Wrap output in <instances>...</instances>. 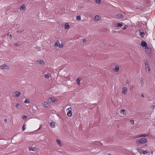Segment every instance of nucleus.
<instances>
[{
	"label": "nucleus",
	"mask_w": 155,
	"mask_h": 155,
	"mask_svg": "<svg viewBox=\"0 0 155 155\" xmlns=\"http://www.w3.org/2000/svg\"><path fill=\"white\" fill-rule=\"evenodd\" d=\"M25 8V4H23L20 6V10L21 11L24 9Z\"/></svg>",
	"instance_id": "obj_18"
},
{
	"label": "nucleus",
	"mask_w": 155,
	"mask_h": 155,
	"mask_svg": "<svg viewBox=\"0 0 155 155\" xmlns=\"http://www.w3.org/2000/svg\"><path fill=\"white\" fill-rule=\"evenodd\" d=\"M24 31V30H23L22 31H19V30H18L17 31H16V32L17 33H21L23 31Z\"/></svg>",
	"instance_id": "obj_32"
},
{
	"label": "nucleus",
	"mask_w": 155,
	"mask_h": 155,
	"mask_svg": "<svg viewBox=\"0 0 155 155\" xmlns=\"http://www.w3.org/2000/svg\"><path fill=\"white\" fill-rule=\"evenodd\" d=\"M119 69V67L117 66L116 65L115 66V68L114 69H113L114 71L115 72H118Z\"/></svg>",
	"instance_id": "obj_12"
},
{
	"label": "nucleus",
	"mask_w": 155,
	"mask_h": 155,
	"mask_svg": "<svg viewBox=\"0 0 155 155\" xmlns=\"http://www.w3.org/2000/svg\"><path fill=\"white\" fill-rule=\"evenodd\" d=\"M129 80H127V84H129Z\"/></svg>",
	"instance_id": "obj_45"
},
{
	"label": "nucleus",
	"mask_w": 155,
	"mask_h": 155,
	"mask_svg": "<svg viewBox=\"0 0 155 155\" xmlns=\"http://www.w3.org/2000/svg\"><path fill=\"white\" fill-rule=\"evenodd\" d=\"M86 39H83V40H82V41H83V43H84V42H86Z\"/></svg>",
	"instance_id": "obj_43"
},
{
	"label": "nucleus",
	"mask_w": 155,
	"mask_h": 155,
	"mask_svg": "<svg viewBox=\"0 0 155 155\" xmlns=\"http://www.w3.org/2000/svg\"><path fill=\"white\" fill-rule=\"evenodd\" d=\"M137 150L139 152L142 153L143 150L140 148H139L137 149Z\"/></svg>",
	"instance_id": "obj_26"
},
{
	"label": "nucleus",
	"mask_w": 155,
	"mask_h": 155,
	"mask_svg": "<svg viewBox=\"0 0 155 155\" xmlns=\"http://www.w3.org/2000/svg\"><path fill=\"white\" fill-rule=\"evenodd\" d=\"M59 44V42L58 41H56V42L55 44V46H58V45ZM60 46V45H59Z\"/></svg>",
	"instance_id": "obj_27"
},
{
	"label": "nucleus",
	"mask_w": 155,
	"mask_h": 155,
	"mask_svg": "<svg viewBox=\"0 0 155 155\" xmlns=\"http://www.w3.org/2000/svg\"><path fill=\"white\" fill-rule=\"evenodd\" d=\"M101 18L100 16L98 15H96L94 17V19H101Z\"/></svg>",
	"instance_id": "obj_25"
},
{
	"label": "nucleus",
	"mask_w": 155,
	"mask_h": 155,
	"mask_svg": "<svg viewBox=\"0 0 155 155\" xmlns=\"http://www.w3.org/2000/svg\"><path fill=\"white\" fill-rule=\"evenodd\" d=\"M145 70L146 71H150V66L148 61L145 63Z\"/></svg>",
	"instance_id": "obj_2"
},
{
	"label": "nucleus",
	"mask_w": 155,
	"mask_h": 155,
	"mask_svg": "<svg viewBox=\"0 0 155 155\" xmlns=\"http://www.w3.org/2000/svg\"><path fill=\"white\" fill-rule=\"evenodd\" d=\"M14 93L15 94V97H19L21 94V93L18 91H15L14 92Z\"/></svg>",
	"instance_id": "obj_10"
},
{
	"label": "nucleus",
	"mask_w": 155,
	"mask_h": 155,
	"mask_svg": "<svg viewBox=\"0 0 155 155\" xmlns=\"http://www.w3.org/2000/svg\"><path fill=\"white\" fill-rule=\"evenodd\" d=\"M81 16L80 15L77 16L76 17V19H81Z\"/></svg>",
	"instance_id": "obj_30"
},
{
	"label": "nucleus",
	"mask_w": 155,
	"mask_h": 155,
	"mask_svg": "<svg viewBox=\"0 0 155 155\" xmlns=\"http://www.w3.org/2000/svg\"><path fill=\"white\" fill-rule=\"evenodd\" d=\"M9 67L8 65H7L4 64L2 66H0V69H8Z\"/></svg>",
	"instance_id": "obj_5"
},
{
	"label": "nucleus",
	"mask_w": 155,
	"mask_h": 155,
	"mask_svg": "<svg viewBox=\"0 0 155 155\" xmlns=\"http://www.w3.org/2000/svg\"><path fill=\"white\" fill-rule=\"evenodd\" d=\"M141 44L143 47H145V48H146L147 46V43L143 41L141 42Z\"/></svg>",
	"instance_id": "obj_4"
},
{
	"label": "nucleus",
	"mask_w": 155,
	"mask_h": 155,
	"mask_svg": "<svg viewBox=\"0 0 155 155\" xmlns=\"http://www.w3.org/2000/svg\"><path fill=\"white\" fill-rule=\"evenodd\" d=\"M146 50V52L147 54H149L150 53L151 51V49L150 48H147Z\"/></svg>",
	"instance_id": "obj_16"
},
{
	"label": "nucleus",
	"mask_w": 155,
	"mask_h": 155,
	"mask_svg": "<svg viewBox=\"0 0 155 155\" xmlns=\"http://www.w3.org/2000/svg\"><path fill=\"white\" fill-rule=\"evenodd\" d=\"M96 21H98L99 20H96Z\"/></svg>",
	"instance_id": "obj_52"
},
{
	"label": "nucleus",
	"mask_w": 155,
	"mask_h": 155,
	"mask_svg": "<svg viewBox=\"0 0 155 155\" xmlns=\"http://www.w3.org/2000/svg\"><path fill=\"white\" fill-rule=\"evenodd\" d=\"M29 150H32L33 151H35L36 150V148L35 147H29Z\"/></svg>",
	"instance_id": "obj_15"
},
{
	"label": "nucleus",
	"mask_w": 155,
	"mask_h": 155,
	"mask_svg": "<svg viewBox=\"0 0 155 155\" xmlns=\"http://www.w3.org/2000/svg\"><path fill=\"white\" fill-rule=\"evenodd\" d=\"M4 121L5 122H7V119H4Z\"/></svg>",
	"instance_id": "obj_44"
},
{
	"label": "nucleus",
	"mask_w": 155,
	"mask_h": 155,
	"mask_svg": "<svg viewBox=\"0 0 155 155\" xmlns=\"http://www.w3.org/2000/svg\"><path fill=\"white\" fill-rule=\"evenodd\" d=\"M42 127V125H40L39 127L38 128V129H37V130H39Z\"/></svg>",
	"instance_id": "obj_41"
},
{
	"label": "nucleus",
	"mask_w": 155,
	"mask_h": 155,
	"mask_svg": "<svg viewBox=\"0 0 155 155\" xmlns=\"http://www.w3.org/2000/svg\"><path fill=\"white\" fill-rule=\"evenodd\" d=\"M148 153V152L146 150H143V153H142L144 154H147Z\"/></svg>",
	"instance_id": "obj_33"
},
{
	"label": "nucleus",
	"mask_w": 155,
	"mask_h": 155,
	"mask_svg": "<svg viewBox=\"0 0 155 155\" xmlns=\"http://www.w3.org/2000/svg\"><path fill=\"white\" fill-rule=\"evenodd\" d=\"M25 125H24L22 127V129L23 131L25 130Z\"/></svg>",
	"instance_id": "obj_40"
},
{
	"label": "nucleus",
	"mask_w": 155,
	"mask_h": 155,
	"mask_svg": "<svg viewBox=\"0 0 155 155\" xmlns=\"http://www.w3.org/2000/svg\"><path fill=\"white\" fill-rule=\"evenodd\" d=\"M49 122L50 123V125L51 127L54 128L55 127V125L54 123L53 122V121L51 120L49 121Z\"/></svg>",
	"instance_id": "obj_7"
},
{
	"label": "nucleus",
	"mask_w": 155,
	"mask_h": 155,
	"mask_svg": "<svg viewBox=\"0 0 155 155\" xmlns=\"http://www.w3.org/2000/svg\"><path fill=\"white\" fill-rule=\"evenodd\" d=\"M117 16L119 18H123V15L120 13L118 14L117 15Z\"/></svg>",
	"instance_id": "obj_17"
},
{
	"label": "nucleus",
	"mask_w": 155,
	"mask_h": 155,
	"mask_svg": "<svg viewBox=\"0 0 155 155\" xmlns=\"http://www.w3.org/2000/svg\"><path fill=\"white\" fill-rule=\"evenodd\" d=\"M16 107L17 108H19L20 107H21V106L19 104H17L16 105Z\"/></svg>",
	"instance_id": "obj_29"
},
{
	"label": "nucleus",
	"mask_w": 155,
	"mask_h": 155,
	"mask_svg": "<svg viewBox=\"0 0 155 155\" xmlns=\"http://www.w3.org/2000/svg\"><path fill=\"white\" fill-rule=\"evenodd\" d=\"M30 102L29 100L28 99H26L24 101V103H29Z\"/></svg>",
	"instance_id": "obj_28"
},
{
	"label": "nucleus",
	"mask_w": 155,
	"mask_h": 155,
	"mask_svg": "<svg viewBox=\"0 0 155 155\" xmlns=\"http://www.w3.org/2000/svg\"><path fill=\"white\" fill-rule=\"evenodd\" d=\"M70 28L68 23H66L64 25V28L66 29H68Z\"/></svg>",
	"instance_id": "obj_8"
},
{
	"label": "nucleus",
	"mask_w": 155,
	"mask_h": 155,
	"mask_svg": "<svg viewBox=\"0 0 155 155\" xmlns=\"http://www.w3.org/2000/svg\"><path fill=\"white\" fill-rule=\"evenodd\" d=\"M122 24L120 23H117L115 25V26L116 27H122Z\"/></svg>",
	"instance_id": "obj_13"
},
{
	"label": "nucleus",
	"mask_w": 155,
	"mask_h": 155,
	"mask_svg": "<svg viewBox=\"0 0 155 155\" xmlns=\"http://www.w3.org/2000/svg\"><path fill=\"white\" fill-rule=\"evenodd\" d=\"M71 108H68L67 110H68L69 111L67 113V115L69 117L71 116L72 115V112L71 111Z\"/></svg>",
	"instance_id": "obj_6"
},
{
	"label": "nucleus",
	"mask_w": 155,
	"mask_h": 155,
	"mask_svg": "<svg viewBox=\"0 0 155 155\" xmlns=\"http://www.w3.org/2000/svg\"><path fill=\"white\" fill-rule=\"evenodd\" d=\"M50 74L48 73L45 75L44 77L45 78L48 79L49 78Z\"/></svg>",
	"instance_id": "obj_22"
},
{
	"label": "nucleus",
	"mask_w": 155,
	"mask_h": 155,
	"mask_svg": "<svg viewBox=\"0 0 155 155\" xmlns=\"http://www.w3.org/2000/svg\"><path fill=\"white\" fill-rule=\"evenodd\" d=\"M48 101L51 103V102H54L56 101V99L54 97H51L48 99Z\"/></svg>",
	"instance_id": "obj_3"
},
{
	"label": "nucleus",
	"mask_w": 155,
	"mask_h": 155,
	"mask_svg": "<svg viewBox=\"0 0 155 155\" xmlns=\"http://www.w3.org/2000/svg\"><path fill=\"white\" fill-rule=\"evenodd\" d=\"M96 2L98 4H99L100 3L101 0H96Z\"/></svg>",
	"instance_id": "obj_39"
},
{
	"label": "nucleus",
	"mask_w": 155,
	"mask_h": 155,
	"mask_svg": "<svg viewBox=\"0 0 155 155\" xmlns=\"http://www.w3.org/2000/svg\"><path fill=\"white\" fill-rule=\"evenodd\" d=\"M27 117L26 116H24L23 117V119L24 120H25L26 119Z\"/></svg>",
	"instance_id": "obj_37"
},
{
	"label": "nucleus",
	"mask_w": 155,
	"mask_h": 155,
	"mask_svg": "<svg viewBox=\"0 0 155 155\" xmlns=\"http://www.w3.org/2000/svg\"><path fill=\"white\" fill-rule=\"evenodd\" d=\"M56 142L57 143L59 144L60 146H62L61 144V141L60 140L57 139L56 140Z\"/></svg>",
	"instance_id": "obj_19"
},
{
	"label": "nucleus",
	"mask_w": 155,
	"mask_h": 155,
	"mask_svg": "<svg viewBox=\"0 0 155 155\" xmlns=\"http://www.w3.org/2000/svg\"><path fill=\"white\" fill-rule=\"evenodd\" d=\"M85 103H84V105H85V106H86V105H85Z\"/></svg>",
	"instance_id": "obj_51"
},
{
	"label": "nucleus",
	"mask_w": 155,
	"mask_h": 155,
	"mask_svg": "<svg viewBox=\"0 0 155 155\" xmlns=\"http://www.w3.org/2000/svg\"><path fill=\"white\" fill-rule=\"evenodd\" d=\"M141 96H142V97H144V95L143 94H141Z\"/></svg>",
	"instance_id": "obj_46"
},
{
	"label": "nucleus",
	"mask_w": 155,
	"mask_h": 155,
	"mask_svg": "<svg viewBox=\"0 0 155 155\" xmlns=\"http://www.w3.org/2000/svg\"><path fill=\"white\" fill-rule=\"evenodd\" d=\"M123 91L122 93L123 94H125L127 92V88L126 87H123L122 88Z\"/></svg>",
	"instance_id": "obj_9"
},
{
	"label": "nucleus",
	"mask_w": 155,
	"mask_h": 155,
	"mask_svg": "<svg viewBox=\"0 0 155 155\" xmlns=\"http://www.w3.org/2000/svg\"><path fill=\"white\" fill-rule=\"evenodd\" d=\"M107 155H111L109 153H108Z\"/></svg>",
	"instance_id": "obj_48"
},
{
	"label": "nucleus",
	"mask_w": 155,
	"mask_h": 155,
	"mask_svg": "<svg viewBox=\"0 0 155 155\" xmlns=\"http://www.w3.org/2000/svg\"><path fill=\"white\" fill-rule=\"evenodd\" d=\"M130 122L132 124V125L134 124V120H130Z\"/></svg>",
	"instance_id": "obj_36"
},
{
	"label": "nucleus",
	"mask_w": 155,
	"mask_h": 155,
	"mask_svg": "<svg viewBox=\"0 0 155 155\" xmlns=\"http://www.w3.org/2000/svg\"><path fill=\"white\" fill-rule=\"evenodd\" d=\"M149 135L148 134H141L140 136L142 137H148Z\"/></svg>",
	"instance_id": "obj_24"
},
{
	"label": "nucleus",
	"mask_w": 155,
	"mask_h": 155,
	"mask_svg": "<svg viewBox=\"0 0 155 155\" xmlns=\"http://www.w3.org/2000/svg\"><path fill=\"white\" fill-rule=\"evenodd\" d=\"M8 36H10V37L11 38L12 37V35H11V33L10 32H8Z\"/></svg>",
	"instance_id": "obj_35"
},
{
	"label": "nucleus",
	"mask_w": 155,
	"mask_h": 155,
	"mask_svg": "<svg viewBox=\"0 0 155 155\" xmlns=\"http://www.w3.org/2000/svg\"><path fill=\"white\" fill-rule=\"evenodd\" d=\"M116 32V31H114V32Z\"/></svg>",
	"instance_id": "obj_50"
},
{
	"label": "nucleus",
	"mask_w": 155,
	"mask_h": 155,
	"mask_svg": "<svg viewBox=\"0 0 155 155\" xmlns=\"http://www.w3.org/2000/svg\"><path fill=\"white\" fill-rule=\"evenodd\" d=\"M63 46V45H62V46H60V48H62V47Z\"/></svg>",
	"instance_id": "obj_47"
},
{
	"label": "nucleus",
	"mask_w": 155,
	"mask_h": 155,
	"mask_svg": "<svg viewBox=\"0 0 155 155\" xmlns=\"http://www.w3.org/2000/svg\"><path fill=\"white\" fill-rule=\"evenodd\" d=\"M139 31L140 32V35L142 37H143L145 35L144 33L142 31H141V30H140Z\"/></svg>",
	"instance_id": "obj_14"
},
{
	"label": "nucleus",
	"mask_w": 155,
	"mask_h": 155,
	"mask_svg": "<svg viewBox=\"0 0 155 155\" xmlns=\"http://www.w3.org/2000/svg\"><path fill=\"white\" fill-rule=\"evenodd\" d=\"M125 110L124 109H122L120 111V112L121 113H122L124 115H126V113L125 112Z\"/></svg>",
	"instance_id": "obj_21"
},
{
	"label": "nucleus",
	"mask_w": 155,
	"mask_h": 155,
	"mask_svg": "<svg viewBox=\"0 0 155 155\" xmlns=\"http://www.w3.org/2000/svg\"><path fill=\"white\" fill-rule=\"evenodd\" d=\"M43 105L45 107H48L50 106V104L48 102H44Z\"/></svg>",
	"instance_id": "obj_11"
},
{
	"label": "nucleus",
	"mask_w": 155,
	"mask_h": 155,
	"mask_svg": "<svg viewBox=\"0 0 155 155\" xmlns=\"http://www.w3.org/2000/svg\"><path fill=\"white\" fill-rule=\"evenodd\" d=\"M38 61L39 63V64H44L45 63V62L43 60H39Z\"/></svg>",
	"instance_id": "obj_20"
},
{
	"label": "nucleus",
	"mask_w": 155,
	"mask_h": 155,
	"mask_svg": "<svg viewBox=\"0 0 155 155\" xmlns=\"http://www.w3.org/2000/svg\"><path fill=\"white\" fill-rule=\"evenodd\" d=\"M127 27H128L127 25H125L124 26V27L122 29L123 30L126 29H127Z\"/></svg>",
	"instance_id": "obj_31"
},
{
	"label": "nucleus",
	"mask_w": 155,
	"mask_h": 155,
	"mask_svg": "<svg viewBox=\"0 0 155 155\" xmlns=\"http://www.w3.org/2000/svg\"><path fill=\"white\" fill-rule=\"evenodd\" d=\"M95 20H94V21L95 22H96V21H95Z\"/></svg>",
	"instance_id": "obj_49"
},
{
	"label": "nucleus",
	"mask_w": 155,
	"mask_h": 155,
	"mask_svg": "<svg viewBox=\"0 0 155 155\" xmlns=\"http://www.w3.org/2000/svg\"><path fill=\"white\" fill-rule=\"evenodd\" d=\"M80 150H79L80 151V152H83L84 151H85V149H82V148H79Z\"/></svg>",
	"instance_id": "obj_34"
},
{
	"label": "nucleus",
	"mask_w": 155,
	"mask_h": 155,
	"mask_svg": "<svg viewBox=\"0 0 155 155\" xmlns=\"http://www.w3.org/2000/svg\"><path fill=\"white\" fill-rule=\"evenodd\" d=\"M147 142V139L146 138H142L137 140L136 141V143L137 145H140L142 144H144Z\"/></svg>",
	"instance_id": "obj_1"
},
{
	"label": "nucleus",
	"mask_w": 155,
	"mask_h": 155,
	"mask_svg": "<svg viewBox=\"0 0 155 155\" xmlns=\"http://www.w3.org/2000/svg\"><path fill=\"white\" fill-rule=\"evenodd\" d=\"M14 45L15 46H19L20 45H18V44H14Z\"/></svg>",
	"instance_id": "obj_42"
},
{
	"label": "nucleus",
	"mask_w": 155,
	"mask_h": 155,
	"mask_svg": "<svg viewBox=\"0 0 155 155\" xmlns=\"http://www.w3.org/2000/svg\"><path fill=\"white\" fill-rule=\"evenodd\" d=\"M141 136V135H138L136 137H134V138H139L140 137H141V136Z\"/></svg>",
	"instance_id": "obj_38"
},
{
	"label": "nucleus",
	"mask_w": 155,
	"mask_h": 155,
	"mask_svg": "<svg viewBox=\"0 0 155 155\" xmlns=\"http://www.w3.org/2000/svg\"><path fill=\"white\" fill-rule=\"evenodd\" d=\"M80 78H78L76 80V82H77V83L79 85L80 84Z\"/></svg>",
	"instance_id": "obj_23"
}]
</instances>
